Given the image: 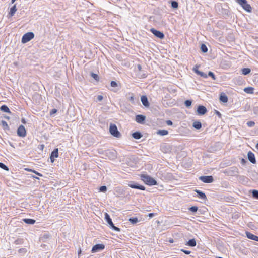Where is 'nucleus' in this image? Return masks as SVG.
<instances>
[{
  "label": "nucleus",
  "mask_w": 258,
  "mask_h": 258,
  "mask_svg": "<svg viewBox=\"0 0 258 258\" xmlns=\"http://www.w3.org/2000/svg\"><path fill=\"white\" fill-rule=\"evenodd\" d=\"M141 180L147 185L149 186L157 185V181L152 177L146 174L141 175Z\"/></svg>",
  "instance_id": "1"
},
{
  "label": "nucleus",
  "mask_w": 258,
  "mask_h": 258,
  "mask_svg": "<svg viewBox=\"0 0 258 258\" xmlns=\"http://www.w3.org/2000/svg\"><path fill=\"white\" fill-rule=\"evenodd\" d=\"M223 172L228 176H237L239 173L238 169L235 166H232L225 169Z\"/></svg>",
  "instance_id": "2"
},
{
  "label": "nucleus",
  "mask_w": 258,
  "mask_h": 258,
  "mask_svg": "<svg viewBox=\"0 0 258 258\" xmlns=\"http://www.w3.org/2000/svg\"><path fill=\"white\" fill-rule=\"evenodd\" d=\"M104 216H105V217H104L105 220L108 224L109 227L116 232H120V228L114 226L109 215L107 213H105Z\"/></svg>",
  "instance_id": "3"
},
{
  "label": "nucleus",
  "mask_w": 258,
  "mask_h": 258,
  "mask_svg": "<svg viewBox=\"0 0 258 258\" xmlns=\"http://www.w3.org/2000/svg\"><path fill=\"white\" fill-rule=\"evenodd\" d=\"M239 5H240L242 8L247 12H251L252 8L249 4L247 3L246 0H235Z\"/></svg>",
  "instance_id": "4"
},
{
  "label": "nucleus",
  "mask_w": 258,
  "mask_h": 258,
  "mask_svg": "<svg viewBox=\"0 0 258 258\" xmlns=\"http://www.w3.org/2000/svg\"><path fill=\"white\" fill-rule=\"evenodd\" d=\"M109 132L110 134L115 137L120 138L121 134L118 131L116 125L114 124H111L109 127Z\"/></svg>",
  "instance_id": "5"
},
{
  "label": "nucleus",
  "mask_w": 258,
  "mask_h": 258,
  "mask_svg": "<svg viewBox=\"0 0 258 258\" xmlns=\"http://www.w3.org/2000/svg\"><path fill=\"white\" fill-rule=\"evenodd\" d=\"M34 37V34L32 32L25 33L22 37L21 41L23 43H26L30 41Z\"/></svg>",
  "instance_id": "6"
},
{
  "label": "nucleus",
  "mask_w": 258,
  "mask_h": 258,
  "mask_svg": "<svg viewBox=\"0 0 258 258\" xmlns=\"http://www.w3.org/2000/svg\"><path fill=\"white\" fill-rule=\"evenodd\" d=\"M104 152H99L100 154H105L109 159H113L116 157V152L115 150H106Z\"/></svg>",
  "instance_id": "7"
},
{
  "label": "nucleus",
  "mask_w": 258,
  "mask_h": 258,
  "mask_svg": "<svg viewBox=\"0 0 258 258\" xmlns=\"http://www.w3.org/2000/svg\"><path fill=\"white\" fill-rule=\"evenodd\" d=\"M199 180L204 183H210L213 182L214 178L212 176H201L199 178Z\"/></svg>",
  "instance_id": "8"
},
{
  "label": "nucleus",
  "mask_w": 258,
  "mask_h": 258,
  "mask_svg": "<svg viewBox=\"0 0 258 258\" xmlns=\"http://www.w3.org/2000/svg\"><path fill=\"white\" fill-rule=\"evenodd\" d=\"M150 32H152L156 37L161 39H163L165 37V35L162 32L157 30L154 28H151L150 29Z\"/></svg>",
  "instance_id": "9"
},
{
  "label": "nucleus",
  "mask_w": 258,
  "mask_h": 258,
  "mask_svg": "<svg viewBox=\"0 0 258 258\" xmlns=\"http://www.w3.org/2000/svg\"><path fill=\"white\" fill-rule=\"evenodd\" d=\"M17 133L18 136L20 137H24L26 135V131L23 125H21L19 126Z\"/></svg>",
  "instance_id": "10"
},
{
  "label": "nucleus",
  "mask_w": 258,
  "mask_h": 258,
  "mask_svg": "<svg viewBox=\"0 0 258 258\" xmlns=\"http://www.w3.org/2000/svg\"><path fill=\"white\" fill-rule=\"evenodd\" d=\"M105 246L104 244H97L93 246L91 251L92 253L97 252L99 251L103 250Z\"/></svg>",
  "instance_id": "11"
},
{
  "label": "nucleus",
  "mask_w": 258,
  "mask_h": 258,
  "mask_svg": "<svg viewBox=\"0 0 258 258\" xmlns=\"http://www.w3.org/2000/svg\"><path fill=\"white\" fill-rule=\"evenodd\" d=\"M129 187L134 189H138L141 190H145V187L134 182H131L128 184Z\"/></svg>",
  "instance_id": "12"
},
{
  "label": "nucleus",
  "mask_w": 258,
  "mask_h": 258,
  "mask_svg": "<svg viewBox=\"0 0 258 258\" xmlns=\"http://www.w3.org/2000/svg\"><path fill=\"white\" fill-rule=\"evenodd\" d=\"M207 112V108L203 105L198 106L197 110V113L199 115H204Z\"/></svg>",
  "instance_id": "13"
},
{
  "label": "nucleus",
  "mask_w": 258,
  "mask_h": 258,
  "mask_svg": "<svg viewBox=\"0 0 258 258\" xmlns=\"http://www.w3.org/2000/svg\"><path fill=\"white\" fill-rule=\"evenodd\" d=\"M58 157V149L57 148H55L54 150L51 152L50 156V158L51 160V162L52 163L54 162L55 160V158H57Z\"/></svg>",
  "instance_id": "14"
},
{
  "label": "nucleus",
  "mask_w": 258,
  "mask_h": 258,
  "mask_svg": "<svg viewBox=\"0 0 258 258\" xmlns=\"http://www.w3.org/2000/svg\"><path fill=\"white\" fill-rule=\"evenodd\" d=\"M146 119V116L144 115L139 114L136 116L135 120L137 122L140 124L144 123Z\"/></svg>",
  "instance_id": "15"
},
{
  "label": "nucleus",
  "mask_w": 258,
  "mask_h": 258,
  "mask_svg": "<svg viewBox=\"0 0 258 258\" xmlns=\"http://www.w3.org/2000/svg\"><path fill=\"white\" fill-rule=\"evenodd\" d=\"M248 160L252 163H256V159L254 154L251 151L248 152L247 154Z\"/></svg>",
  "instance_id": "16"
},
{
  "label": "nucleus",
  "mask_w": 258,
  "mask_h": 258,
  "mask_svg": "<svg viewBox=\"0 0 258 258\" xmlns=\"http://www.w3.org/2000/svg\"><path fill=\"white\" fill-rule=\"evenodd\" d=\"M245 234L248 239L258 242V236L248 231H246Z\"/></svg>",
  "instance_id": "17"
},
{
  "label": "nucleus",
  "mask_w": 258,
  "mask_h": 258,
  "mask_svg": "<svg viewBox=\"0 0 258 258\" xmlns=\"http://www.w3.org/2000/svg\"><path fill=\"white\" fill-rule=\"evenodd\" d=\"M195 192L197 194V196L199 198L203 200H207V197L204 192L199 190H195Z\"/></svg>",
  "instance_id": "18"
},
{
  "label": "nucleus",
  "mask_w": 258,
  "mask_h": 258,
  "mask_svg": "<svg viewBox=\"0 0 258 258\" xmlns=\"http://www.w3.org/2000/svg\"><path fill=\"white\" fill-rule=\"evenodd\" d=\"M141 101L144 106L148 107L150 106L149 102L146 96H141Z\"/></svg>",
  "instance_id": "19"
},
{
  "label": "nucleus",
  "mask_w": 258,
  "mask_h": 258,
  "mask_svg": "<svg viewBox=\"0 0 258 258\" xmlns=\"http://www.w3.org/2000/svg\"><path fill=\"white\" fill-rule=\"evenodd\" d=\"M219 100L222 102L227 103L228 99L226 94L224 92H222L220 94Z\"/></svg>",
  "instance_id": "20"
},
{
  "label": "nucleus",
  "mask_w": 258,
  "mask_h": 258,
  "mask_svg": "<svg viewBox=\"0 0 258 258\" xmlns=\"http://www.w3.org/2000/svg\"><path fill=\"white\" fill-rule=\"evenodd\" d=\"M132 137L135 139H140L143 137V135L141 132L136 131L132 134Z\"/></svg>",
  "instance_id": "21"
},
{
  "label": "nucleus",
  "mask_w": 258,
  "mask_h": 258,
  "mask_svg": "<svg viewBox=\"0 0 258 258\" xmlns=\"http://www.w3.org/2000/svg\"><path fill=\"white\" fill-rule=\"evenodd\" d=\"M26 224L33 225L35 223L36 220L33 219L25 218L22 220Z\"/></svg>",
  "instance_id": "22"
},
{
  "label": "nucleus",
  "mask_w": 258,
  "mask_h": 258,
  "mask_svg": "<svg viewBox=\"0 0 258 258\" xmlns=\"http://www.w3.org/2000/svg\"><path fill=\"white\" fill-rule=\"evenodd\" d=\"M196 244H197V243H196V240L194 238H193V239H191L189 240L187 242L186 245H188L189 246L194 247L196 245Z\"/></svg>",
  "instance_id": "23"
},
{
  "label": "nucleus",
  "mask_w": 258,
  "mask_h": 258,
  "mask_svg": "<svg viewBox=\"0 0 258 258\" xmlns=\"http://www.w3.org/2000/svg\"><path fill=\"white\" fill-rule=\"evenodd\" d=\"M0 109L3 112L9 113L10 114L11 113V112L10 111L9 107L6 105H3L2 106H1L0 107Z\"/></svg>",
  "instance_id": "24"
},
{
  "label": "nucleus",
  "mask_w": 258,
  "mask_h": 258,
  "mask_svg": "<svg viewBox=\"0 0 258 258\" xmlns=\"http://www.w3.org/2000/svg\"><path fill=\"white\" fill-rule=\"evenodd\" d=\"M192 126L195 128L199 130L202 127V124L200 121H196L193 123Z\"/></svg>",
  "instance_id": "25"
},
{
  "label": "nucleus",
  "mask_w": 258,
  "mask_h": 258,
  "mask_svg": "<svg viewBox=\"0 0 258 258\" xmlns=\"http://www.w3.org/2000/svg\"><path fill=\"white\" fill-rule=\"evenodd\" d=\"M168 133V131L166 130H159L157 131V134L160 136H165L167 135Z\"/></svg>",
  "instance_id": "26"
},
{
  "label": "nucleus",
  "mask_w": 258,
  "mask_h": 258,
  "mask_svg": "<svg viewBox=\"0 0 258 258\" xmlns=\"http://www.w3.org/2000/svg\"><path fill=\"white\" fill-rule=\"evenodd\" d=\"M251 178L253 181H254L255 182H258V173L253 172L252 173Z\"/></svg>",
  "instance_id": "27"
},
{
  "label": "nucleus",
  "mask_w": 258,
  "mask_h": 258,
  "mask_svg": "<svg viewBox=\"0 0 258 258\" xmlns=\"http://www.w3.org/2000/svg\"><path fill=\"white\" fill-rule=\"evenodd\" d=\"M251 70L249 68H245L241 70L242 74L244 75H247L250 73Z\"/></svg>",
  "instance_id": "28"
},
{
  "label": "nucleus",
  "mask_w": 258,
  "mask_h": 258,
  "mask_svg": "<svg viewBox=\"0 0 258 258\" xmlns=\"http://www.w3.org/2000/svg\"><path fill=\"white\" fill-rule=\"evenodd\" d=\"M17 11L16 5H14L10 9L9 14L11 16H13Z\"/></svg>",
  "instance_id": "29"
},
{
  "label": "nucleus",
  "mask_w": 258,
  "mask_h": 258,
  "mask_svg": "<svg viewBox=\"0 0 258 258\" xmlns=\"http://www.w3.org/2000/svg\"><path fill=\"white\" fill-rule=\"evenodd\" d=\"M171 5L173 9H177L178 8V3L176 1H171Z\"/></svg>",
  "instance_id": "30"
},
{
  "label": "nucleus",
  "mask_w": 258,
  "mask_h": 258,
  "mask_svg": "<svg viewBox=\"0 0 258 258\" xmlns=\"http://www.w3.org/2000/svg\"><path fill=\"white\" fill-rule=\"evenodd\" d=\"M128 221L133 224H135L138 222V219L137 217L130 218Z\"/></svg>",
  "instance_id": "31"
},
{
  "label": "nucleus",
  "mask_w": 258,
  "mask_h": 258,
  "mask_svg": "<svg viewBox=\"0 0 258 258\" xmlns=\"http://www.w3.org/2000/svg\"><path fill=\"white\" fill-rule=\"evenodd\" d=\"M244 90L247 93L252 94L253 93V88L252 87L245 88Z\"/></svg>",
  "instance_id": "32"
},
{
  "label": "nucleus",
  "mask_w": 258,
  "mask_h": 258,
  "mask_svg": "<svg viewBox=\"0 0 258 258\" xmlns=\"http://www.w3.org/2000/svg\"><path fill=\"white\" fill-rule=\"evenodd\" d=\"M1 125H2V126L4 130H9V126H8L7 123L6 122V121H5L4 120H2L1 121Z\"/></svg>",
  "instance_id": "33"
},
{
  "label": "nucleus",
  "mask_w": 258,
  "mask_h": 258,
  "mask_svg": "<svg viewBox=\"0 0 258 258\" xmlns=\"http://www.w3.org/2000/svg\"><path fill=\"white\" fill-rule=\"evenodd\" d=\"M201 50L204 53H206L208 51V48L206 45L204 44H202L201 45Z\"/></svg>",
  "instance_id": "34"
},
{
  "label": "nucleus",
  "mask_w": 258,
  "mask_h": 258,
  "mask_svg": "<svg viewBox=\"0 0 258 258\" xmlns=\"http://www.w3.org/2000/svg\"><path fill=\"white\" fill-rule=\"evenodd\" d=\"M251 193L253 198L256 199H258V190L253 189L252 190Z\"/></svg>",
  "instance_id": "35"
},
{
  "label": "nucleus",
  "mask_w": 258,
  "mask_h": 258,
  "mask_svg": "<svg viewBox=\"0 0 258 258\" xmlns=\"http://www.w3.org/2000/svg\"><path fill=\"white\" fill-rule=\"evenodd\" d=\"M91 76L94 78L96 81H99V77L98 75L96 74H95L93 72L91 73Z\"/></svg>",
  "instance_id": "36"
},
{
  "label": "nucleus",
  "mask_w": 258,
  "mask_h": 258,
  "mask_svg": "<svg viewBox=\"0 0 258 258\" xmlns=\"http://www.w3.org/2000/svg\"><path fill=\"white\" fill-rule=\"evenodd\" d=\"M198 208L197 206H192L189 208V210L192 213H195L198 211Z\"/></svg>",
  "instance_id": "37"
},
{
  "label": "nucleus",
  "mask_w": 258,
  "mask_h": 258,
  "mask_svg": "<svg viewBox=\"0 0 258 258\" xmlns=\"http://www.w3.org/2000/svg\"><path fill=\"white\" fill-rule=\"evenodd\" d=\"M0 168L6 171L9 170L8 167L5 164L2 162H0Z\"/></svg>",
  "instance_id": "38"
},
{
  "label": "nucleus",
  "mask_w": 258,
  "mask_h": 258,
  "mask_svg": "<svg viewBox=\"0 0 258 258\" xmlns=\"http://www.w3.org/2000/svg\"><path fill=\"white\" fill-rule=\"evenodd\" d=\"M192 104V101L190 100H186L184 104L187 107H189L191 106Z\"/></svg>",
  "instance_id": "39"
},
{
  "label": "nucleus",
  "mask_w": 258,
  "mask_h": 258,
  "mask_svg": "<svg viewBox=\"0 0 258 258\" xmlns=\"http://www.w3.org/2000/svg\"><path fill=\"white\" fill-rule=\"evenodd\" d=\"M110 85L113 88H117L118 87V84L114 81H112L110 83Z\"/></svg>",
  "instance_id": "40"
},
{
  "label": "nucleus",
  "mask_w": 258,
  "mask_h": 258,
  "mask_svg": "<svg viewBox=\"0 0 258 258\" xmlns=\"http://www.w3.org/2000/svg\"><path fill=\"white\" fill-rule=\"evenodd\" d=\"M99 191L100 192H105L107 191V187L106 186H101L99 188Z\"/></svg>",
  "instance_id": "41"
},
{
  "label": "nucleus",
  "mask_w": 258,
  "mask_h": 258,
  "mask_svg": "<svg viewBox=\"0 0 258 258\" xmlns=\"http://www.w3.org/2000/svg\"><path fill=\"white\" fill-rule=\"evenodd\" d=\"M198 75L201 76V77H203L204 78H206L208 77V75L206 73H205L203 72H201V71H200L199 72H198Z\"/></svg>",
  "instance_id": "42"
},
{
  "label": "nucleus",
  "mask_w": 258,
  "mask_h": 258,
  "mask_svg": "<svg viewBox=\"0 0 258 258\" xmlns=\"http://www.w3.org/2000/svg\"><path fill=\"white\" fill-rule=\"evenodd\" d=\"M246 124L248 127H251L255 125V122L252 121H248Z\"/></svg>",
  "instance_id": "43"
},
{
  "label": "nucleus",
  "mask_w": 258,
  "mask_h": 258,
  "mask_svg": "<svg viewBox=\"0 0 258 258\" xmlns=\"http://www.w3.org/2000/svg\"><path fill=\"white\" fill-rule=\"evenodd\" d=\"M208 76L211 77L213 80H215L216 79V77H215V76L214 74L212 72H211V71H209L208 72Z\"/></svg>",
  "instance_id": "44"
},
{
  "label": "nucleus",
  "mask_w": 258,
  "mask_h": 258,
  "mask_svg": "<svg viewBox=\"0 0 258 258\" xmlns=\"http://www.w3.org/2000/svg\"><path fill=\"white\" fill-rule=\"evenodd\" d=\"M128 100L132 103H134V102H135L134 96L133 94H132V95L129 97Z\"/></svg>",
  "instance_id": "45"
},
{
  "label": "nucleus",
  "mask_w": 258,
  "mask_h": 258,
  "mask_svg": "<svg viewBox=\"0 0 258 258\" xmlns=\"http://www.w3.org/2000/svg\"><path fill=\"white\" fill-rule=\"evenodd\" d=\"M29 171H31L32 172H33V173H34L35 174H36V175L39 176H42V174H41V173L38 172L37 171H35V170H33L32 169H30V170H28Z\"/></svg>",
  "instance_id": "46"
},
{
  "label": "nucleus",
  "mask_w": 258,
  "mask_h": 258,
  "mask_svg": "<svg viewBox=\"0 0 258 258\" xmlns=\"http://www.w3.org/2000/svg\"><path fill=\"white\" fill-rule=\"evenodd\" d=\"M57 110L56 109H52L50 112V115H53L57 112Z\"/></svg>",
  "instance_id": "47"
},
{
  "label": "nucleus",
  "mask_w": 258,
  "mask_h": 258,
  "mask_svg": "<svg viewBox=\"0 0 258 258\" xmlns=\"http://www.w3.org/2000/svg\"><path fill=\"white\" fill-rule=\"evenodd\" d=\"M181 251L182 252H183V253H184L185 254H189L190 253H191V251H188V250H184L183 249H181Z\"/></svg>",
  "instance_id": "48"
},
{
  "label": "nucleus",
  "mask_w": 258,
  "mask_h": 258,
  "mask_svg": "<svg viewBox=\"0 0 258 258\" xmlns=\"http://www.w3.org/2000/svg\"><path fill=\"white\" fill-rule=\"evenodd\" d=\"M97 100L99 101H101L103 99V97L102 95H98L97 97Z\"/></svg>",
  "instance_id": "49"
},
{
  "label": "nucleus",
  "mask_w": 258,
  "mask_h": 258,
  "mask_svg": "<svg viewBox=\"0 0 258 258\" xmlns=\"http://www.w3.org/2000/svg\"><path fill=\"white\" fill-rule=\"evenodd\" d=\"M198 67L196 66V67H194L193 68V71H194L195 73H196L197 74H198V72H200V71H199L197 69Z\"/></svg>",
  "instance_id": "50"
},
{
  "label": "nucleus",
  "mask_w": 258,
  "mask_h": 258,
  "mask_svg": "<svg viewBox=\"0 0 258 258\" xmlns=\"http://www.w3.org/2000/svg\"><path fill=\"white\" fill-rule=\"evenodd\" d=\"M215 113H216V114L217 115H218V117H219V118H221V117L222 115H221V113H220V112H219L218 111L216 110V111H215Z\"/></svg>",
  "instance_id": "51"
},
{
  "label": "nucleus",
  "mask_w": 258,
  "mask_h": 258,
  "mask_svg": "<svg viewBox=\"0 0 258 258\" xmlns=\"http://www.w3.org/2000/svg\"><path fill=\"white\" fill-rule=\"evenodd\" d=\"M166 124L168 125H172L173 123H172V121L169 120H167L166 121Z\"/></svg>",
  "instance_id": "52"
},
{
  "label": "nucleus",
  "mask_w": 258,
  "mask_h": 258,
  "mask_svg": "<svg viewBox=\"0 0 258 258\" xmlns=\"http://www.w3.org/2000/svg\"><path fill=\"white\" fill-rule=\"evenodd\" d=\"M155 216V214L154 213H149L148 215V216L151 218L152 217H153L154 216Z\"/></svg>",
  "instance_id": "53"
},
{
  "label": "nucleus",
  "mask_w": 258,
  "mask_h": 258,
  "mask_svg": "<svg viewBox=\"0 0 258 258\" xmlns=\"http://www.w3.org/2000/svg\"><path fill=\"white\" fill-rule=\"evenodd\" d=\"M246 162L247 161L244 159L242 158L241 159V163L242 164L244 165Z\"/></svg>",
  "instance_id": "54"
},
{
  "label": "nucleus",
  "mask_w": 258,
  "mask_h": 258,
  "mask_svg": "<svg viewBox=\"0 0 258 258\" xmlns=\"http://www.w3.org/2000/svg\"><path fill=\"white\" fill-rule=\"evenodd\" d=\"M44 147V145L42 144V145H40L39 146L38 148L39 149L42 150L43 149Z\"/></svg>",
  "instance_id": "55"
},
{
  "label": "nucleus",
  "mask_w": 258,
  "mask_h": 258,
  "mask_svg": "<svg viewBox=\"0 0 258 258\" xmlns=\"http://www.w3.org/2000/svg\"><path fill=\"white\" fill-rule=\"evenodd\" d=\"M137 68L139 70V71H141L142 70V66L140 64H138Z\"/></svg>",
  "instance_id": "56"
},
{
  "label": "nucleus",
  "mask_w": 258,
  "mask_h": 258,
  "mask_svg": "<svg viewBox=\"0 0 258 258\" xmlns=\"http://www.w3.org/2000/svg\"><path fill=\"white\" fill-rule=\"evenodd\" d=\"M48 237H49V235H47V234H44V235H43V238H44V239H47V238H48Z\"/></svg>",
  "instance_id": "57"
},
{
  "label": "nucleus",
  "mask_w": 258,
  "mask_h": 258,
  "mask_svg": "<svg viewBox=\"0 0 258 258\" xmlns=\"http://www.w3.org/2000/svg\"><path fill=\"white\" fill-rule=\"evenodd\" d=\"M21 122L24 124L26 123V121L24 118H22Z\"/></svg>",
  "instance_id": "58"
},
{
  "label": "nucleus",
  "mask_w": 258,
  "mask_h": 258,
  "mask_svg": "<svg viewBox=\"0 0 258 258\" xmlns=\"http://www.w3.org/2000/svg\"><path fill=\"white\" fill-rule=\"evenodd\" d=\"M4 118L6 119H10V117L8 116H4Z\"/></svg>",
  "instance_id": "59"
},
{
  "label": "nucleus",
  "mask_w": 258,
  "mask_h": 258,
  "mask_svg": "<svg viewBox=\"0 0 258 258\" xmlns=\"http://www.w3.org/2000/svg\"><path fill=\"white\" fill-rule=\"evenodd\" d=\"M118 89H112V91L114 92H117L118 91Z\"/></svg>",
  "instance_id": "60"
},
{
  "label": "nucleus",
  "mask_w": 258,
  "mask_h": 258,
  "mask_svg": "<svg viewBox=\"0 0 258 258\" xmlns=\"http://www.w3.org/2000/svg\"><path fill=\"white\" fill-rule=\"evenodd\" d=\"M142 77L143 78H145V77H146V75H145V74H143V75H142Z\"/></svg>",
  "instance_id": "61"
},
{
  "label": "nucleus",
  "mask_w": 258,
  "mask_h": 258,
  "mask_svg": "<svg viewBox=\"0 0 258 258\" xmlns=\"http://www.w3.org/2000/svg\"><path fill=\"white\" fill-rule=\"evenodd\" d=\"M173 241H174V240H173V239H170V240H169V242H170V243H173Z\"/></svg>",
  "instance_id": "62"
},
{
  "label": "nucleus",
  "mask_w": 258,
  "mask_h": 258,
  "mask_svg": "<svg viewBox=\"0 0 258 258\" xmlns=\"http://www.w3.org/2000/svg\"><path fill=\"white\" fill-rule=\"evenodd\" d=\"M255 147L258 150V143L256 144Z\"/></svg>",
  "instance_id": "63"
},
{
  "label": "nucleus",
  "mask_w": 258,
  "mask_h": 258,
  "mask_svg": "<svg viewBox=\"0 0 258 258\" xmlns=\"http://www.w3.org/2000/svg\"><path fill=\"white\" fill-rule=\"evenodd\" d=\"M16 0H12L11 2L12 3H14Z\"/></svg>",
  "instance_id": "64"
}]
</instances>
